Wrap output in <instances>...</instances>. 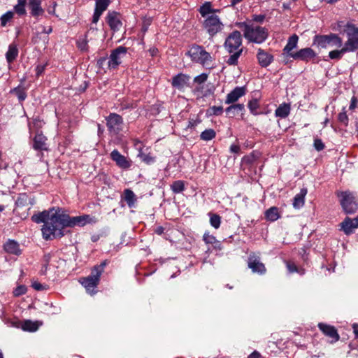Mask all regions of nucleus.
<instances>
[{
    "label": "nucleus",
    "mask_w": 358,
    "mask_h": 358,
    "mask_svg": "<svg viewBox=\"0 0 358 358\" xmlns=\"http://www.w3.org/2000/svg\"><path fill=\"white\" fill-rule=\"evenodd\" d=\"M89 219V215L70 217L69 215L60 213L54 208L31 216L34 222L43 223L41 231L43 238L46 241L62 237L64 235L63 230L65 227L84 226Z\"/></svg>",
    "instance_id": "obj_1"
},
{
    "label": "nucleus",
    "mask_w": 358,
    "mask_h": 358,
    "mask_svg": "<svg viewBox=\"0 0 358 358\" xmlns=\"http://www.w3.org/2000/svg\"><path fill=\"white\" fill-rule=\"evenodd\" d=\"M243 30L245 38L250 43L261 44L268 37V29L253 22H243L238 24Z\"/></svg>",
    "instance_id": "obj_2"
},
{
    "label": "nucleus",
    "mask_w": 358,
    "mask_h": 358,
    "mask_svg": "<svg viewBox=\"0 0 358 358\" xmlns=\"http://www.w3.org/2000/svg\"><path fill=\"white\" fill-rule=\"evenodd\" d=\"M241 45L242 36L241 32L238 31H233L227 38L224 47L228 52L231 54L227 60V63L229 65H236L238 64V58L243 52Z\"/></svg>",
    "instance_id": "obj_3"
},
{
    "label": "nucleus",
    "mask_w": 358,
    "mask_h": 358,
    "mask_svg": "<svg viewBox=\"0 0 358 358\" xmlns=\"http://www.w3.org/2000/svg\"><path fill=\"white\" fill-rule=\"evenodd\" d=\"M106 264L104 262L99 265L94 266L92 268L90 275L79 279V282L85 288L87 293L92 295L96 293V288L99 283Z\"/></svg>",
    "instance_id": "obj_4"
},
{
    "label": "nucleus",
    "mask_w": 358,
    "mask_h": 358,
    "mask_svg": "<svg viewBox=\"0 0 358 358\" xmlns=\"http://www.w3.org/2000/svg\"><path fill=\"white\" fill-rule=\"evenodd\" d=\"M191 60L194 62L199 63L203 66H208L211 64L212 57L210 53L199 45H192L187 52Z\"/></svg>",
    "instance_id": "obj_5"
},
{
    "label": "nucleus",
    "mask_w": 358,
    "mask_h": 358,
    "mask_svg": "<svg viewBox=\"0 0 358 358\" xmlns=\"http://www.w3.org/2000/svg\"><path fill=\"white\" fill-rule=\"evenodd\" d=\"M313 44L320 48H327V47L341 48L343 41L342 38L336 34L315 35L313 38Z\"/></svg>",
    "instance_id": "obj_6"
},
{
    "label": "nucleus",
    "mask_w": 358,
    "mask_h": 358,
    "mask_svg": "<svg viewBox=\"0 0 358 358\" xmlns=\"http://www.w3.org/2000/svg\"><path fill=\"white\" fill-rule=\"evenodd\" d=\"M337 195L341 198L340 203L345 213L352 214L357 210L358 203L352 192H340L337 193Z\"/></svg>",
    "instance_id": "obj_7"
},
{
    "label": "nucleus",
    "mask_w": 358,
    "mask_h": 358,
    "mask_svg": "<svg viewBox=\"0 0 358 358\" xmlns=\"http://www.w3.org/2000/svg\"><path fill=\"white\" fill-rule=\"evenodd\" d=\"M348 40L344 44V48L348 52H353L358 49V28L354 25L348 24L345 30Z\"/></svg>",
    "instance_id": "obj_8"
},
{
    "label": "nucleus",
    "mask_w": 358,
    "mask_h": 358,
    "mask_svg": "<svg viewBox=\"0 0 358 358\" xmlns=\"http://www.w3.org/2000/svg\"><path fill=\"white\" fill-rule=\"evenodd\" d=\"M223 26L218 16L214 14L208 15L203 22L205 29L212 36L220 32Z\"/></svg>",
    "instance_id": "obj_9"
},
{
    "label": "nucleus",
    "mask_w": 358,
    "mask_h": 358,
    "mask_svg": "<svg viewBox=\"0 0 358 358\" xmlns=\"http://www.w3.org/2000/svg\"><path fill=\"white\" fill-rule=\"evenodd\" d=\"M127 53V48L124 46H119L113 50L108 58V67L110 69L117 68L122 61V59L126 57Z\"/></svg>",
    "instance_id": "obj_10"
},
{
    "label": "nucleus",
    "mask_w": 358,
    "mask_h": 358,
    "mask_svg": "<svg viewBox=\"0 0 358 358\" xmlns=\"http://www.w3.org/2000/svg\"><path fill=\"white\" fill-rule=\"evenodd\" d=\"M6 324L9 327L21 328L23 331L29 332L36 331L38 329L39 327L42 324V323L40 322H33L29 320H24L22 322L11 321L8 320L6 322Z\"/></svg>",
    "instance_id": "obj_11"
},
{
    "label": "nucleus",
    "mask_w": 358,
    "mask_h": 358,
    "mask_svg": "<svg viewBox=\"0 0 358 358\" xmlns=\"http://www.w3.org/2000/svg\"><path fill=\"white\" fill-rule=\"evenodd\" d=\"M106 126L110 133L117 134L121 130L123 124L122 117L117 113H110L106 117Z\"/></svg>",
    "instance_id": "obj_12"
},
{
    "label": "nucleus",
    "mask_w": 358,
    "mask_h": 358,
    "mask_svg": "<svg viewBox=\"0 0 358 358\" xmlns=\"http://www.w3.org/2000/svg\"><path fill=\"white\" fill-rule=\"evenodd\" d=\"M248 265L253 273H257L260 275H263L266 271L264 264L260 261V257L255 253H251L249 255Z\"/></svg>",
    "instance_id": "obj_13"
},
{
    "label": "nucleus",
    "mask_w": 358,
    "mask_h": 358,
    "mask_svg": "<svg viewBox=\"0 0 358 358\" xmlns=\"http://www.w3.org/2000/svg\"><path fill=\"white\" fill-rule=\"evenodd\" d=\"M110 158L121 169H127L131 166V162L127 159L117 150H114L111 152Z\"/></svg>",
    "instance_id": "obj_14"
},
{
    "label": "nucleus",
    "mask_w": 358,
    "mask_h": 358,
    "mask_svg": "<svg viewBox=\"0 0 358 358\" xmlns=\"http://www.w3.org/2000/svg\"><path fill=\"white\" fill-rule=\"evenodd\" d=\"M290 57L294 59H299L308 62L316 57V53L310 48L299 50L296 52L290 53Z\"/></svg>",
    "instance_id": "obj_15"
},
{
    "label": "nucleus",
    "mask_w": 358,
    "mask_h": 358,
    "mask_svg": "<svg viewBox=\"0 0 358 358\" xmlns=\"http://www.w3.org/2000/svg\"><path fill=\"white\" fill-rule=\"evenodd\" d=\"M318 327L325 336L331 338V343L336 342L339 340L340 336L334 327L324 323H319Z\"/></svg>",
    "instance_id": "obj_16"
},
{
    "label": "nucleus",
    "mask_w": 358,
    "mask_h": 358,
    "mask_svg": "<svg viewBox=\"0 0 358 358\" xmlns=\"http://www.w3.org/2000/svg\"><path fill=\"white\" fill-rule=\"evenodd\" d=\"M246 93L245 87H236L231 92H230L225 99V103L231 104L237 101L241 97L244 96Z\"/></svg>",
    "instance_id": "obj_17"
},
{
    "label": "nucleus",
    "mask_w": 358,
    "mask_h": 358,
    "mask_svg": "<svg viewBox=\"0 0 358 358\" xmlns=\"http://www.w3.org/2000/svg\"><path fill=\"white\" fill-rule=\"evenodd\" d=\"M257 58L262 67H267L273 61V56L262 48L258 49Z\"/></svg>",
    "instance_id": "obj_18"
},
{
    "label": "nucleus",
    "mask_w": 358,
    "mask_h": 358,
    "mask_svg": "<svg viewBox=\"0 0 358 358\" xmlns=\"http://www.w3.org/2000/svg\"><path fill=\"white\" fill-rule=\"evenodd\" d=\"M41 0H29L28 8L30 14L35 18H38L44 14L45 10L41 6Z\"/></svg>",
    "instance_id": "obj_19"
},
{
    "label": "nucleus",
    "mask_w": 358,
    "mask_h": 358,
    "mask_svg": "<svg viewBox=\"0 0 358 358\" xmlns=\"http://www.w3.org/2000/svg\"><path fill=\"white\" fill-rule=\"evenodd\" d=\"M106 21L113 31H118L122 27L120 15L116 12H109L106 17Z\"/></svg>",
    "instance_id": "obj_20"
},
{
    "label": "nucleus",
    "mask_w": 358,
    "mask_h": 358,
    "mask_svg": "<svg viewBox=\"0 0 358 358\" xmlns=\"http://www.w3.org/2000/svg\"><path fill=\"white\" fill-rule=\"evenodd\" d=\"M341 228L345 234L348 235L353 232V229L358 228V215L354 219L347 217L341 224Z\"/></svg>",
    "instance_id": "obj_21"
},
{
    "label": "nucleus",
    "mask_w": 358,
    "mask_h": 358,
    "mask_svg": "<svg viewBox=\"0 0 358 358\" xmlns=\"http://www.w3.org/2000/svg\"><path fill=\"white\" fill-rule=\"evenodd\" d=\"M189 78V76L185 74L179 73L173 78L171 84L175 88L182 90L187 86Z\"/></svg>",
    "instance_id": "obj_22"
},
{
    "label": "nucleus",
    "mask_w": 358,
    "mask_h": 358,
    "mask_svg": "<svg viewBox=\"0 0 358 358\" xmlns=\"http://www.w3.org/2000/svg\"><path fill=\"white\" fill-rule=\"evenodd\" d=\"M308 190L306 188H302L300 192L295 195L293 199V207L295 209H300L305 203V197L307 194Z\"/></svg>",
    "instance_id": "obj_23"
},
{
    "label": "nucleus",
    "mask_w": 358,
    "mask_h": 358,
    "mask_svg": "<svg viewBox=\"0 0 358 358\" xmlns=\"http://www.w3.org/2000/svg\"><path fill=\"white\" fill-rule=\"evenodd\" d=\"M47 138L42 134H37L34 138L33 148L36 150H46L48 149L46 144Z\"/></svg>",
    "instance_id": "obj_24"
},
{
    "label": "nucleus",
    "mask_w": 358,
    "mask_h": 358,
    "mask_svg": "<svg viewBox=\"0 0 358 358\" xmlns=\"http://www.w3.org/2000/svg\"><path fill=\"white\" fill-rule=\"evenodd\" d=\"M5 251L8 253L19 255L21 253L20 245L13 240H8L3 245Z\"/></svg>",
    "instance_id": "obj_25"
},
{
    "label": "nucleus",
    "mask_w": 358,
    "mask_h": 358,
    "mask_svg": "<svg viewBox=\"0 0 358 358\" xmlns=\"http://www.w3.org/2000/svg\"><path fill=\"white\" fill-rule=\"evenodd\" d=\"M290 104L283 103H281L275 110V115L276 117H279L280 118L287 117L290 113Z\"/></svg>",
    "instance_id": "obj_26"
},
{
    "label": "nucleus",
    "mask_w": 358,
    "mask_h": 358,
    "mask_svg": "<svg viewBox=\"0 0 358 358\" xmlns=\"http://www.w3.org/2000/svg\"><path fill=\"white\" fill-rule=\"evenodd\" d=\"M18 48L17 47V45L14 43H11L8 46V50L6 54V58L8 62V63L10 64L12 63L17 57L18 56Z\"/></svg>",
    "instance_id": "obj_27"
},
{
    "label": "nucleus",
    "mask_w": 358,
    "mask_h": 358,
    "mask_svg": "<svg viewBox=\"0 0 358 358\" xmlns=\"http://www.w3.org/2000/svg\"><path fill=\"white\" fill-rule=\"evenodd\" d=\"M124 199L130 208L134 207L136 201L135 194L129 189H126L124 191Z\"/></svg>",
    "instance_id": "obj_28"
},
{
    "label": "nucleus",
    "mask_w": 358,
    "mask_h": 358,
    "mask_svg": "<svg viewBox=\"0 0 358 358\" xmlns=\"http://www.w3.org/2000/svg\"><path fill=\"white\" fill-rule=\"evenodd\" d=\"M265 217L271 222L276 221L280 218L278 208L277 207H271L265 212Z\"/></svg>",
    "instance_id": "obj_29"
},
{
    "label": "nucleus",
    "mask_w": 358,
    "mask_h": 358,
    "mask_svg": "<svg viewBox=\"0 0 358 358\" xmlns=\"http://www.w3.org/2000/svg\"><path fill=\"white\" fill-rule=\"evenodd\" d=\"M299 37L296 34H293L288 39L287 45L285 46L283 51L286 53H289L293 49H294L298 43Z\"/></svg>",
    "instance_id": "obj_30"
},
{
    "label": "nucleus",
    "mask_w": 358,
    "mask_h": 358,
    "mask_svg": "<svg viewBox=\"0 0 358 358\" xmlns=\"http://www.w3.org/2000/svg\"><path fill=\"white\" fill-rule=\"evenodd\" d=\"M244 110L245 106L243 103L233 104L226 108V112L229 115L231 114L233 116L239 113H243Z\"/></svg>",
    "instance_id": "obj_31"
},
{
    "label": "nucleus",
    "mask_w": 358,
    "mask_h": 358,
    "mask_svg": "<svg viewBox=\"0 0 358 358\" xmlns=\"http://www.w3.org/2000/svg\"><path fill=\"white\" fill-rule=\"evenodd\" d=\"M203 240L206 244H215V248L221 249L220 243L216 239V238L210 235L209 233H205L203 236Z\"/></svg>",
    "instance_id": "obj_32"
},
{
    "label": "nucleus",
    "mask_w": 358,
    "mask_h": 358,
    "mask_svg": "<svg viewBox=\"0 0 358 358\" xmlns=\"http://www.w3.org/2000/svg\"><path fill=\"white\" fill-rule=\"evenodd\" d=\"M218 10H213L211 8V3L210 2H205L199 8V13L202 17H205L208 14L213 13Z\"/></svg>",
    "instance_id": "obj_33"
},
{
    "label": "nucleus",
    "mask_w": 358,
    "mask_h": 358,
    "mask_svg": "<svg viewBox=\"0 0 358 358\" xmlns=\"http://www.w3.org/2000/svg\"><path fill=\"white\" fill-rule=\"evenodd\" d=\"M14 17V12L9 10L2 15L0 17L1 26L4 27L11 22Z\"/></svg>",
    "instance_id": "obj_34"
},
{
    "label": "nucleus",
    "mask_w": 358,
    "mask_h": 358,
    "mask_svg": "<svg viewBox=\"0 0 358 358\" xmlns=\"http://www.w3.org/2000/svg\"><path fill=\"white\" fill-rule=\"evenodd\" d=\"M171 189L175 194L181 193L185 190V182L182 180H176L171 185Z\"/></svg>",
    "instance_id": "obj_35"
},
{
    "label": "nucleus",
    "mask_w": 358,
    "mask_h": 358,
    "mask_svg": "<svg viewBox=\"0 0 358 358\" xmlns=\"http://www.w3.org/2000/svg\"><path fill=\"white\" fill-rule=\"evenodd\" d=\"M216 136L215 131L213 129H208L201 132L200 138L201 140L208 141L213 139Z\"/></svg>",
    "instance_id": "obj_36"
},
{
    "label": "nucleus",
    "mask_w": 358,
    "mask_h": 358,
    "mask_svg": "<svg viewBox=\"0 0 358 358\" xmlns=\"http://www.w3.org/2000/svg\"><path fill=\"white\" fill-rule=\"evenodd\" d=\"M348 52V51L343 47L341 50H335L330 51L329 53V57L331 59H341L344 53Z\"/></svg>",
    "instance_id": "obj_37"
},
{
    "label": "nucleus",
    "mask_w": 358,
    "mask_h": 358,
    "mask_svg": "<svg viewBox=\"0 0 358 358\" xmlns=\"http://www.w3.org/2000/svg\"><path fill=\"white\" fill-rule=\"evenodd\" d=\"M208 75L206 73H201L194 78V82L199 85H201L207 80ZM202 86L199 85L195 88V92H199L201 89Z\"/></svg>",
    "instance_id": "obj_38"
},
{
    "label": "nucleus",
    "mask_w": 358,
    "mask_h": 358,
    "mask_svg": "<svg viewBox=\"0 0 358 358\" xmlns=\"http://www.w3.org/2000/svg\"><path fill=\"white\" fill-rule=\"evenodd\" d=\"M110 4V0H96L95 10L103 13Z\"/></svg>",
    "instance_id": "obj_39"
},
{
    "label": "nucleus",
    "mask_w": 358,
    "mask_h": 358,
    "mask_svg": "<svg viewBox=\"0 0 358 358\" xmlns=\"http://www.w3.org/2000/svg\"><path fill=\"white\" fill-rule=\"evenodd\" d=\"M210 223L215 229H218L221 224V217L220 215L213 213H209Z\"/></svg>",
    "instance_id": "obj_40"
},
{
    "label": "nucleus",
    "mask_w": 358,
    "mask_h": 358,
    "mask_svg": "<svg viewBox=\"0 0 358 358\" xmlns=\"http://www.w3.org/2000/svg\"><path fill=\"white\" fill-rule=\"evenodd\" d=\"M338 120L340 123H341L345 127H347L348 124V117L346 113L345 108H343L342 111L339 113L338 115Z\"/></svg>",
    "instance_id": "obj_41"
},
{
    "label": "nucleus",
    "mask_w": 358,
    "mask_h": 358,
    "mask_svg": "<svg viewBox=\"0 0 358 358\" xmlns=\"http://www.w3.org/2000/svg\"><path fill=\"white\" fill-rule=\"evenodd\" d=\"M259 103L257 99L251 100L248 103V108L250 111V113L255 115H257V109L259 108Z\"/></svg>",
    "instance_id": "obj_42"
},
{
    "label": "nucleus",
    "mask_w": 358,
    "mask_h": 358,
    "mask_svg": "<svg viewBox=\"0 0 358 358\" xmlns=\"http://www.w3.org/2000/svg\"><path fill=\"white\" fill-rule=\"evenodd\" d=\"M26 4L17 3L14 6V11L19 15H24L27 13Z\"/></svg>",
    "instance_id": "obj_43"
},
{
    "label": "nucleus",
    "mask_w": 358,
    "mask_h": 358,
    "mask_svg": "<svg viewBox=\"0 0 358 358\" xmlns=\"http://www.w3.org/2000/svg\"><path fill=\"white\" fill-rule=\"evenodd\" d=\"M13 92L15 93L20 101H24L27 97V94L22 88L16 87Z\"/></svg>",
    "instance_id": "obj_44"
},
{
    "label": "nucleus",
    "mask_w": 358,
    "mask_h": 358,
    "mask_svg": "<svg viewBox=\"0 0 358 358\" xmlns=\"http://www.w3.org/2000/svg\"><path fill=\"white\" fill-rule=\"evenodd\" d=\"M223 112L222 106H212L208 110V113L212 115H220Z\"/></svg>",
    "instance_id": "obj_45"
},
{
    "label": "nucleus",
    "mask_w": 358,
    "mask_h": 358,
    "mask_svg": "<svg viewBox=\"0 0 358 358\" xmlns=\"http://www.w3.org/2000/svg\"><path fill=\"white\" fill-rule=\"evenodd\" d=\"M27 292V288L24 285H20L17 287L13 291V294L15 296H18L25 294Z\"/></svg>",
    "instance_id": "obj_46"
},
{
    "label": "nucleus",
    "mask_w": 358,
    "mask_h": 358,
    "mask_svg": "<svg viewBox=\"0 0 358 358\" xmlns=\"http://www.w3.org/2000/svg\"><path fill=\"white\" fill-rule=\"evenodd\" d=\"M138 156L141 158V159L143 162H145L147 164H150L154 162V158L150 156L149 155L140 152Z\"/></svg>",
    "instance_id": "obj_47"
},
{
    "label": "nucleus",
    "mask_w": 358,
    "mask_h": 358,
    "mask_svg": "<svg viewBox=\"0 0 358 358\" xmlns=\"http://www.w3.org/2000/svg\"><path fill=\"white\" fill-rule=\"evenodd\" d=\"M314 147L317 151H320L324 148V144L321 139L316 138L314 141Z\"/></svg>",
    "instance_id": "obj_48"
},
{
    "label": "nucleus",
    "mask_w": 358,
    "mask_h": 358,
    "mask_svg": "<svg viewBox=\"0 0 358 358\" xmlns=\"http://www.w3.org/2000/svg\"><path fill=\"white\" fill-rule=\"evenodd\" d=\"M77 45L78 48L81 50H85L87 48V41L86 39H81L78 41Z\"/></svg>",
    "instance_id": "obj_49"
},
{
    "label": "nucleus",
    "mask_w": 358,
    "mask_h": 358,
    "mask_svg": "<svg viewBox=\"0 0 358 358\" xmlns=\"http://www.w3.org/2000/svg\"><path fill=\"white\" fill-rule=\"evenodd\" d=\"M286 266L289 273L298 272V268L294 263L286 262Z\"/></svg>",
    "instance_id": "obj_50"
},
{
    "label": "nucleus",
    "mask_w": 358,
    "mask_h": 358,
    "mask_svg": "<svg viewBox=\"0 0 358 358\" xmlns=\"http://www.w3.org/2000/svg\"><path fill=\"white\" fill-rule=\"evenodd\" d=\"M201 123V120L199 118L196 119H190L188 122V128H194L196 126H197L199 124Z\"/></svg>",
    "instance_id": "obj_51"
},
{
    "label": "nucleus",
    "mask_w": 358,
    "mask_h": 358,
    "mask_svg": "<svg viewBox=\"0 0 358 358\" xmlns=\"http://www.w3.org/2000/svg\"><path fill=\"white\" fill-rule=\"evenodd\" d=\"M357 103H358L357 99L355 96H352L350 100V104L349 106V109L352 110L355 108H356L357 106Z\"/></svg>",
    "instance_id": "obj_52"
},
{
    "label": "nucleus",
    "mask_w": 358,
    "mask_h": 358,
    "mask_svg": "<svg viewBox=\"0 0 358 358\" xmlns=\"http://www.w3.org/2000/svg\"><path fill=\"white\" fill-rule=\"evenodd\" d=\"M103 13L100 12V11H98L96 10H94V15H93V17H92V22L93 23H96L101 15H102Z\"/></svg>",
    "instance_id": "obj_53"
},
{
    "label": "nucleus",
    "mask_w": 358,
    "mask_h": 358,
    "mask_svg": "<svg viewBox=\"0 0 358 358\" xmlns=\"http://www.w3.org/2000/svg\"><path fill=\"white\" fill-rule=\"evenodd\" d=\"M31 286L37 291L43 290L44 289V286L37 281L33 282Z\"/></svg>",
    "instance_id": "obj_54"
},
{
    "label": "nucleus",
    "mask_w": 358,
    "mask_h": 358,
    "mask_svg": "<svg viewBox=\"0 0 358 358\" xmlns=\"http://www.w3.org/2000/svg\"><path fill=\"white\" fill-rule=\"evenodd\" d=\"M265 19V15H253L252 20L257 22H262Z\"/></svg>",
    "instance_id": "obj_55"
},
{
    "label": "nucleus",
    "mask_w": 358,
    "mask_h": 358,
    "mask_svg": "<svg viewBox=\"0 0 358 358\" xmlns=\"http://www.w3.org/2000/svg\"><path fill=\"white\" fill-rule=\"evenodd\" d=\"M241 150V148L238 145L233 144L230 146V151L233 153H238Z\"/></svg>",
    "instance_id": "obj_56"
},
{
    "label": "nucleus",
    "mask_w": 358,
    "mask_h": 358,
    "mask_svg": "<svg viewBox=\"0 0 358 358\" xmlns=\"http://www.w3.org/2000/svg\"><path fill=\"white\" fill-rule=\"evenodd\" d=\"M261 357V355L257 351H254L252 353H251L248 358H259Z\"/></svg>",
    "instance_id": "obj_57"
},
{
    "label": "nucleus",
    "mask_w": 358,
    "mask_h": 358,
    "mask_svg": "<svg viewBox=\"0 0 358 358\" xmlns=\"http://www.w3.org/2000/svg\"><path fill=\"white\" fill-rule=\"evenodd\" d=\"M36 75L38 76H39L43 72V70H44V66H38L36 67Z\"/></svg>",
    "instance_id": "obj_58"
},
{
    "label": "nucleus",
    "mask_w": 358,
    "mask_h": 358,
    "mask_svg": "<svg viewBox=\"0 0 358 358\" xmlns=\"http://www.w3.org/2000/svg\"><path fill=\"white\" fill-rule=\"evenodd\" d=\"M150 54L152 57L156 56L158 52V50L155 48H150L149 50Z\"/></svg>",
    "instance_id": "obj_59"
},
{
    "label": "nucleus",
    "mask_w": 358,
    "mask_h": 358,
    "mask_svg": "<svg viewBox=\"0 0 358 358\" xmlns=\"http://www.w3.org/2000/svg\"><path fill=\"white\" fill-rule=\"evenodd\" d=\"M52 31V29L51 27H48V28H46L45 27H43V30H42V32L43 33H45V34H50L51 32Z\"/></svg>",
    "instance_id": "obj_60"
},
{
    "label": "nucleus",
    "mask_w": 358,
    "mask_h": 358,
    "mask_svg": "<svg viewBox=\"0 0 358 358\" xmlns=\"http://www.w3.org/2000/svg\"><path fill=\"white\" fill-rule=\"evenodd\" d=\"M155 232L159 234V235H161L163 234L164 232V228L162 227H157V229H155Z\"/></svg>",
    "instance_id": "obj_61"
},
{
    "label": "nucleus",
    "mask_w": 358,
    "mask_h": 358,
    "mask_svg": "<svg viewBox=\"0 0 358 358\" xmlns=\"http://www.w3.org/2000/svg\"><path fill=\"white\" fill-rule=\"evenodd\" d=\"M353 330L354 333L355 334V336L358 338V324H354L353 325Z\"/></svg>",
    "instance_id": "obj_62"
},
{
    "label": "nucleus",
    "mask_w": 358,
    "mask_h": 358,
    "mask_svg": "<svg viewBox=\"0 0 358 358\" xmlns=\"http://www.w3.org/2000/svg\"><path fill=\"white\" fill-rule=\"evenodd\" d=\"M242 0H231V6H234L237 3H240Z\"/></svg>",
    "instance_id": "obj_63"
},
{
    "label": "nucleus",
    "mask_w": 358,
    "mask_h": 358,
    "mask_svg": "<svg viewBox=\"0 0 358 358\" xmlns=\"http://www.w3.org/2000/svg\"><path fill=\"white\" fill-rule=\"evenodd\" d=\"M17 3L27 4V0H17Z\"/></svg>",
    "instance_id": "obj_64"
}]
</instances>
